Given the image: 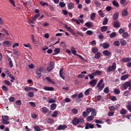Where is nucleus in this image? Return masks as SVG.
I'll return each instance as SVG.
<instances>
[{"label":"nucleus","mask_w":131,"mask_h":131,"mask_svg":"<svg viewBox=\"0 0 131 131\" xmlns=\"http://www.w3.org/2000/svg\"><path fill=\"white\" fill-rule=\"evenodd\" d=\"M94 124L86 122L85 124V129H90V128H94Z\"/></svg>","instance_id":"8"},{"label":"nucleus","mask_w":131,"mask_h":131,"mask_svg":"<svg viewBox=\"0 0 131 131\" xmlns=\"http://www.w3.org/2000/svg\"><path fill=\"white\" fill-rule=\"evenodd\" d=\"M118 17H119V13L116 12L115 13H114L113 15V20H115V21H116V20L118 19Z\"/></svg>","instance_id":"12"},{"label":"nucleus","mask_w":131,"mask_h":131,"mask_svg":"<svg viewBox=\"0 0 131 131\" xmlns=\"http://www.w3.org/2000/svg\"><path fill=\"white\" fill-rule=\"evenodd\" d=\"M8 61H9V65L10 68H13V66H14V65L13 64V62L12 61V59L11 58H9Z\"/></svg>","instance_id":"37"},{"label":"nucleus","mask_w":131,"mask_h":131,"mask_svg":"<svg viewBox=\"0 0 131 131\" xmlns=\"http://www.w3.org/2000/svg\"><path fill=\"white\" fill-rule=\"evenodd\" d=\"M49 108H47V107H43L42 108V113H49Z\"/></svg>","instance_id":"24"},{"label":"nucleus","mask_w":131,"mask_h":131,"mask_svg":"<svg viewBox=\"0 0 131 131\" xmlns=\"http://www.w3.org/2000/svg\"><path fill=\"white\" fill-rule=\"evenodd\" d=\"M60 52H61V50H60V48H55L54 50L55 53L53 54V55L55 56V55H58V54H60Z\"/></svg>","instance_id":"20"},{"label":"nucleus","mask_w":131,"mask_h":131,"mask_svg":"<svg viewBox=\"0 0 131 131\" xmlns=\"http://www.w3.org/2000/svg\"><path fill=\"white\" fill-rule=\"evenodd\" d=\"M127 111L124 108H122L120 111V114L122 115H125V114H127Z\"/></svg>","instance_id":"25"},{"label":"nucleus","mask_w":131,"mask_h":131,"mask_svg":"<svg viewBox=\"0 0 131 131\" xmlns=\"http://www.w3.org/2000/svg\"><path fill=\"white\" fill-rule=\"evenodd\" d=\"M93 33L94 32L91 30H88L85 32V34H88V35H92Z\"/></svg>","instance_id":"51"},{"label":"nucleus","mask_w":131,"mask_h":131,"mask_svg":"<svg viewBox=\"0 0 131 131\" xmlns=\"http://www.w3.org/2000/svg\"><path fill=\"white\" fill-rule=\"evenodd\" d=\"M88 76H89V77L90 78V79L91 80H94V79L95 78V75L93 74V73L91 74H89Z\"/></svg>","instance_id":"41"},{"label":"nucleus","mask_w":131,"mask_h":131,"mask_svg":"<svg viewBox=\"0 0 131 131\" xmlns=\"http://www.w3.org/2000/svg\"><path fill=\"white\" fill-rule=\"evenodd\" d=\"M94 4L96 5V6H97L98 8L101 7V3H100L99 1H95Z\"/></svg>","instance_id":"39"},{"label":"nucleus","mask_w":131,"mask_h":131,"mask_svg":"<svg viewBox=\"0 0 131 131\" xmlns=\"http://www.w3.org/2000/svg\"><path fill=\"white\" fill-rule=\"evenodd\" d=\"M128 36H129V35H128V33L127 32H124L122 34V37H123V38H126V37H128Z\"/></svg>","instance_id":"42"},{"label":"nucleus","mask_w":131,"mask_h":131,"mask_svg":"<svg viewBox=\"0 0 131 131\" xmlns=\"http://www.w3.org/2000/svg\"><path fill=\"white\" fill-rule=\"evenodd\" d=\"M2 119L3 121L5 120H9V117H8V116H3Z\"/></svg>","instance_id":"47"},{"label":"nucleus","mask_w":131,"mask_h":131,"mask_svg":"<svg viewBox=\"0 0 131 131\" xmlns=\"http://www.w3.org/2000/svg\"><path fill=\"white\" fill-rule=\"evenodd\" d=\"M98 14L101 18H104V17H105V14L103 13V11L102 10L98 11Z\"/></svg>","instance_id":"32"},{"label":"nucleus","mask_w":131,"mask_h":131,"mask_svg":"<svg viewBox=\"0 0 131 131\" xmlns=\"http://www.w3.org/2000/svg\"><path fill=\"white\" fill-rule=\"evenodd\" d=\"M95 59H100L101 58V53L100 52H97L95 54Z\"/></svg>","instance_id":"35"},{"label":"nucleus","mask_w":131,"mask_h":131,"mask_svg":"<svg viewBox=\"0 0 131 131\" xmlns=\"http://www.w3.org/2000/svg\"><path fill=\"white\" fill-rule=\"evenodd\" d=\"M72 53L73 55H74L75 56L76 55H77V56H78V57H80L81 58V60H82V61H84V58H83V57H82L81 55H79V54H76V51L75 50H72Z\"/></svg>","instance_id":"11"},{"label":"nucleus","mask_w":131,"mask_h":131,"mask_svg":"<svg viewBox=\"0 0 131 131\" xmlns=\"http://www.w3.org/2000/svg\"><path fill=\"white\" fill-rule=\"evenodd\" d=\"M104 93L105 94H108L110 92L109 91V87H106L104 90H103Z\"/></svg>","instance_id":"52"},{"label":"nucleus","mask_w":131,"mask_h":131,"mask_svg":"<svg viewBox=\"0 0 131 131\" xmlns=\"http://www.w3.org/2000/svg\"><path fill=\"white\" fill-rule=\"evenodd\" d=\"M95 123H100V124H102V123H103V121H102V120H100L98 119H95L94 120Z\"/></svg>","instance_id":"53"},{"label":"nucleus","mask_w":131,"mask_h":131,"mask_svg":"<svg viewBox=\"0 0 131 131\" xmlns=\"http://www.w3.org/2000/svg\"><path fill=\"white\" fill-rule=\"evenodd\" d=\"M34 128L35 131H40V129H41L39 126L37 125L34 126Z\"/></svg>","instance_id":"58"},{"label":"nucleus","mask_w":131,"mask_h":131,"mask_svg":"<svg viewBox=\"0 0 131 131\" xmlns=\"http://www.w3.org/2000/svg\"><path fill=\"white\" fill-rule=\"evenodd\" d=\"M43 90H45V91L53 92V91H54V89L53 87H49V86H45L43 87Z\"/></svg>","instance_id":"13"},{"label":"nucleus","mask_w":131,"mask_h":131,"mask_svg":"<svg viewBox=\"0 0 131 131\" xmlns=\"http://www.w3.org/2000/svg\"><path fill=\"white\" fill-rule=\"evenodd\" d=\"M52 116L53 117H57V116H58V111H54L52 114Z\"/></svg>","instance_id":"49"},{"label":"nucleus","mask_w":131,"mask_h":131,"mask_svg":"<svg viewBox=\"0 0 131 131\" xmlns=\"http://www.w3.org/2000/svg\"><path fill=\"white\" fill-rule=\"evenodd\" d=\"M97 82H98V80L97 79H93L89 82V84L92 88H95V86H96V84H97Z\"/></svg>","instance_id":"7"},{"label":"nucleus","mask_w":131,"mask_h":131,"mask_svg":"<svg viewBox=\"0 0 131 131\" xmlns=\"http://www.w3.org/2000/svg\"><path fill=\"white\" fill-rule=\"evenodd\" d=\"M39 16H40V14L38 13V14H36L35 15L32 16V19L34 21H35V20H36V19H37V18H38V17H39Z\"/></svg>","instance_id":"27"},{"label":"nucleus","mask_w":131,"mask_h":131,"mask_svg":"<svg viewBox=\"0 0 131 131\" xmlns=\"http://www.w3.org/2000/svg\"><path fill=\"white\" fill-rule=\"evenodd\" d=\"M43 71V68L40 67L38 70L36 71V77L37 78H40L41 77V72Z\"/></svg>","instance_id":"4"},{"label":"nucleus","mask_w":131,"mask_h":131,"mask_svg":"<svg viewBox=\"0 0 131 131\" xmlns=\"http://www.w3.org/2000/svg\"><path fill=\"white\" fill-rule=\"evenodd\" d=\"M92 52L93 53H94V54H96V53H97L98 52V51H99V49H98V48H92Z\"/></svg>","instance_id":"54"},{"label":"nucleus","mask_w":131,"mask_h":131,"mask_svg":"<svg viewBox=\"0 0 131 131\" xmlns=\"http://www.w3.org/2000/svg\"><path fill=\"white\" fill-rule=\"evenodd\" d=\"M89 114L88 113V112H83L82 113V117H88V116H89Z\"/></svg>","instance_id":"55"},{"label":"nucleus","mask_w":131,"mask_h":131,"mask_svg":"<svg viewBox=\"0 0 131 131\" xmlns=\"http://www.w3.org/2000/svg\"><path fill=\"white\" fill-rule=\"evenodd\" d=\"M2 90L4 92H8V88H7L5 85H2Z\"/></svg>","instance_id":"61"},{"label":"nucleus","mask_w":131,"mask_h":131,"mask_svg":"<svg viewBox=\"0 0 131 131\" xmlns=\"http://www.w3.org/2000/svg\"><path fill=\"white\" fill-rule=\"evenodd\" d=\"M126 107L127 110L131 113V102H128V104L126 105Z\"/></svg>","instance_id":"29"},{"label":"nucleus","mask_w":131,"mask_h":131,"mask_svg":"<svg viewBox=\"0 0 131 131\" xmlns=\"http://www.w3.org/2000/svg\"><path fill=\"white\" fill-rule=\"evenodd\" d=\"M72 112L73 113V114H77V113H78V111H77L76 108H73L72 110Z\"/></svg>","instance_id":"60"},{"label":"nucleus","mask_w":131,"mask_h":131,"mask_svg":"<svg viewBox=\"0 0 131 131\" xmlns=\"http://www.w3.org/2000/svg\"><path fill=\"white\" fill-rule=\"evenodd\" d=\"M127 78H128V74H126L121 77V80H125Z\"/></svg>","instance_id":"30"},{"label":"nucleus","mask_w":131,"mask_h":131,"mask_svg":"<svg viewBox=\"0 0 131 131\" xmlns=\"http://www.w3.org/2000/svg\"><path fill=\"white\" fill-rule=\"evenodd\" d=\"M102 47L103 49H108V48L110 47V45L108 43L104 42L103 43Z\"/></svg>","instance_id":"34"},{"label":"nucleus","mask_w":131,"mask_h":131,"mask_svg":"<svg viewBox=\"0 0 131 131\" xmlns=\"http://www.w3.org/2000/svg\"><path fill=\"white\" fill-rule=\"evenodd\" d=\"M83 122H84V119L82 118H78L77 117H75L72 121V123L73 125H77L79 124V123H83Z\"/></svg>","instance_id":"1"},{"label":"nucleus","mask_w":131,"mask_h":131,"mask_svg":"<svg viewBox=\"0 0 131 131\" xmlns=\"http://www.w3.org/2000/svg\"><path fill=\"white\" fill-rule=\"evenodd\" d=\"M129 61H131L130 57H124L123 59H122V61L124 63L129 62Z\"/></svg>","instance_id":"15"},{"label":"nucleus","mask_w":131,"mask_h":131,"mask_svg":"<svg viewBox=\"0 0 131 131\" xmlns=\"http://www.w3.org/2000/svg\"><path fill=\"white\" fill-rule=\"evenodd\" d=\"M85 25L88 28H91V27H93V24L92 23V22L90 21H88L86 23H85Z\"/></svg>","instance_id":"19"},{"label":"nucleus","mask_w":131,"mask_h":131,"mask_svg":"<svg viewBox=\"0 0 131 131\" xmlns=\"http://www.w3.org/2000/svg\"><path fill=\"white\" fill-rule=\"evenodd\" d=\"M120 43L121 46H125V45H126V41L123 39H121L120 40Z\"/></svg>","instance_id":"40"},{"label":"nucleus","mask_w":131,"mask_h":131,"mask_svg":"<svg viewBox=\"0 0 131 131\" xmlns=\"http://www.w3.org/2000/svg\"><path fill=\"white\" fill-rule=\"evenodd\" d=\"M65 128H67V125H59L56 128L57 130H61V129H65Z\"/></svg>","instance_id":"10"},{"label":"nucleus","mask_w":131,"mask_h":131,"mask_svg":"<svg viewBox=\"0 0 131 131\" xmlns=\"http://www.w3.org/2000/svg\"><path fill=\"white\" fill-rule=\"evenodd\" d=\"M1 32H4V33H6L7 35H9V33H8V30H7L6 29H2Z\"/></svg>","instance_id":"64"},{"label":"nucleus","mask_w":131,"mask_h":131,"mask_svg":"<svg viewBox=\"0 0 131 131\" xmlns=\"http://www.w3.org/2000/svg\"><path fill=\"white\" fill-rule=\"evenodd\" d=\"M5 84H7V85H12V83L10 82V81L8 80H5Z\"/></svg>","instance_id":"59"},{"label":"nucleus","mask_w":131,"mask_h":131,"mask_svg":"<svg viewBox=\"0 0 131 131\" xmlns=\"http://www.w3.org/2000/svg\"><path fill=\"white\" fill-rule=\"evenodd\" d=\"M108 18H107V17H104L102 22V24L103 25H107V24H108Z\"/></svg>","instance_id":"36"},{"label":"nucleus","mask_w":131,"mask_h":131,"mask_svg":"<svg viewBox=\"0 0 131 131\" xmlns=\"http://www.w3.org/2000/svg\"><path fill=\"white\" fill-rule=\"evenodd\" d=\"M40 5L42 6V7H45V6H49V4L47 2H40Z\"/></svg>","instance_id":"45"},{"label":"nucleus","mask_w":131,"mask_h":131,"mask_svg":"<svg viewBox=\"0 0 131 131\" xmlns=\"http://www.w3.org/2000/svg\"><path fill=\"white\" fill-rule=\"evenodd\" d=\"M28 96L29 98H33L34 97V93L32 92H29L28 93Z\"/></svg>","instance_id":"38"},{"label":"nucleus","mask_w":131,"mask_h":131,"mask_svg":"<svg viewBox=\"0 0 131 131\" xmlns=\"http://www.w3.org/2000/svg\"><path fill=\"white\" fill-rule=\"evenodd\" d=\"M93 111H96V110L95 108H92L90 107H88L86 109V112H87V113H88L89 115H90L91 112H93Z\"/></svg>","instance_id":"16"},{"label":"nucleus","mask_w":131,"mask_h":131,"mask_svg":"<svg viewBox=\"0 0 131 131\" xmlns=\"http://www.w3.org/2000/svg\"><path fill=\"white\" fill-rule=\"evenodd\" d=\"M128 14V11H127V9H125L122 10V15L124 17H126L127 15Z\"/></svg>","instance_id":"14"},{"label":"nucleus","mask_w":131,"mask_h":131,"mask_svg":"<svg viewBox=\"0 0 131 131\" xmlns=\"http://www.w3.org/2000/svg\"><path fill=\"white\" fill-rule=\"evenodd\" d=\"M114 45L115 47H119V46L120 45V42H119V41H115L114 42Z\"/></svg>","instance_id":"46"},{"label":"nucleus","mask_w":131,"mask_h":131,"mask_svg":"<svg viewBox=\"0 0 131 131\" xmlns=\"http://www.w3.org/2000/svg\"><path fill=\"white\" fill-rule=\"evenodd\" d=\"M90 90H91V89H88L85 91V92H84L85 96H89V95H90Z\"/></svg>","instance_id":"57"},{"label":"nucleus","mask_w":131,"mask_h":131,"mask_svg":"<svg viewBox=\"0 0 131 131\" xmlns=\"http://www.w3.org/2000/svg\"><path fill=\"white\" fill-rule=\"evenodd\" d=\"M103 82H104V80L103 79H101L95 88V89H97L99 92H102V91H103V89L105 88V84L103 83Z\"/></svg>","instance_id":"2"},{"label":"nucleus","mask_w":131,"mask_h":131,"mask_svg":"<svg viewBox=\"0 0 131 131\" xmlns=\"http://www.w3.org/2000/svg\"><path fill=\"white\" fill-rule=\"evenodd\" d=\"M116 70V63H113L112 66H110L106 69V72H112V71H115Z\"/></svg>","instance_id":"3"},{"label":"nucleus","mask_w":131,"mask_h":131,"mask_svg":"<svg viewBox=\"0 0 131 131\" xmlns=\"http://www.w3.org/2000/svg\"><path fill=\"white\" fill-rule=\"evenodd\" d=\"M59 5L61 7V8H64V7L66 6V4L64 3L63 2H60Z\"/></svg>","instance_id":"43"},{"label":"nucleus","mask_w":131,"mask_h":131,"mask_svg":"<svg viewBox=\"0 0 131 131\" xmlns=\"http://www.w3.org/2000/svg\"><path fill=\"white\" fill-rule=\"evenodd\" d=\"M113 92L114 93V94H115V95H119V94H120V90L117 88H115Z\"/></svg>","instance_id":"26"},{"label":"nucleus","mask_w":131,"mask_h":131,"mask_svg":"<svg viewBox=\"0 0 131 131\" xmlns=\"http://www.w3.org/2000/svg\"><path fill=\"white\" fill-rule=\"evenodd\" d=\"M68 8L69 10H72V9H74V4L72 3H70L68 4Z\"/></svg>","instance_id":"18"},{"label":"nucleus","mask_w":131,"mask_h":131,"mask_svg":"<svg viewBox=\"0 0 131 131\" xmlns=\"http://www.w3.org/2000/svg\"><path fill=\"white\" fill-rule=\"evenodd\" d=\"M113 25L115 28H119L120 27V23L118 20H115L113 22Z\"/></svg>","instance_id":"9"},{"label":"nucleus","mask_w":131,"mask_h":131,"mask_svg":"<svg viewBox=\"0 0 131 131\" xmlns=\"http://www.w3.org/2000/svg\"><path fill=\"white\" fill-rule=\"evenodd\" d=\"M107 29H108V27L106 26H104L101 27V30L102 32H105V31H107Z\"/></svg>","instance_id":"28"},{"label":"nucleus","mask_w":131,"mask_h":131,"mask_svg":"<svg viewBox=\"0 0 131 131\" xmlns=\"http://www.w3.org/2000/svg\"><path fill=\"white\" fill-rule=\"evenodd\" d=\"M103 54L104 56H111V52H109L108 50H104L103 51Z\"/></svg>","instance_id":"17"},{"label":"nucleus","mask_w":131,"mask_h":131,"mask_svg":"<svg viewBox=\"0 0 131 131\" xmlns=\"http://www.w3.org/2000/svg\"><path fill=\"white\" fill-rule=\"evenodd\" d=\"M122 88L123 90H127V88H131V83L126 81L123 84Z\"/></svg>","instance_id":"6"},{"label":"nucleus","mask_w":131,"mask_h":131,"mask_svg":"<svg viewBox=\"0 0 131 131\" xmlns=\"http://www.w3.org/2000/svg\"><path fill=\"white\" fill-rule=\"evenodd\" d=\"M95 18H96V13H92L90 16V18L92 20H94V19H95Z\"/></svg>","instance_id":"50"},{"label":"nucleus","mask_w":131,"mask_h":131,"mask_svg":"<svg viewBox=\"0 0 131 131\" xmlns=\"http://www.w3.org/2000/svg\"><path fill=\"white\" fill-rule=\"evenodd\" d=\"M102 73H103L102 71H96L95 72L93 73V74H94V76L101 75Z\"/></svg>","instance_id":"23"},{"label":"nucleus","mask_w":131,"mask_h":131,"mask_svg":"<svg viewBox=\"0 0 131 131\" xmlns=\"http://www.w3.org/2000/svg\"><path fill=\"white\" fill-rule=\"evenodd\" d=\"M45 79H46V80L48 81V82H49L50 83H52V84H56V82L52 80V79H50V78L46 77L45 78Z\"/></svg>","instance_id":"22"},{"label":"nucleus","mask_w":131,"mask_h":131,"mask_svg":"<svg viewBox=\"0 0 131 131\" xmlns=\"http://www.w3.org/2000/svg\"><path fill=\"white\" fill-rule=\"evenodd\" d=\"M94 117L93 116H90L87 117V121H92L94 119Z\"/></svg>","instance_id":"48"},{"label":"nucleus","mask_w":131,"mask_h":131,"mask_svg":"<svg viewBox=\"0 0 131 131\" xmlns=\"http://www.w3.org/2000/svg\"><path fill=\"white\" fill-rule=\"evenodd\" d=\"M57 107V104H55V103H53L52 104H51L50 105V109L51 110H55V109H56V107Z\"/></svg>","instance_id":"33"},{"label":"nucleus","mask_w":131,"mask_h":131,"mask_svg":"<svg viewBox=\"0 0 131 131\" xmlns=\"http://www.w3.org/2000/svg\"><path fill=\"white\" fill-rule=\"evenodd\" d=\"M55 67V63L53 61L50 62L49 66L47 68V71L48 72H51V70H53Z\"/></svg>","instance_id":"5"},{"label":"nucleus","mask_w":131,"mask_h":131,"mask_svg":"<svg viewBox=\"0 0 131 131\" xmlns=\"http://www.w3.org/2000/svg\"><path fill=\"white\" fill-rule=\"evenodd\" d=\"M116 36V32H113L110 34V37L111 38H113V37H115Z\"/></svg>","instance_id":"44"},{"label":"nucleus","mask_w":131,"mask_h":131,"mask_svg":"<svg viewBox=\"0 0 131 131\" xmlns=\"http://www.w3.org/2000/svg\"><path fill=\"white\" fill-rule=\"evenodd\" d=\"M112 4H113V6H114L115 7H117V8H119V3H118L117 1L114 0L112 2Z\"/></svg>","instance_id":"21"},{"label":"nucleus","mask_w":131,"mask_h":131,"mask_svg":"<svg viewBox=\"0 0 131 131\" xmlns=\"http://www.w3.org/2000/svg\"><path fill=\"white\" fill-rule=\"evenodd\" d=\"M11 45H12V43H11V41H10L7 40L3 42V46H8L9 47H10Z\"/></svg>","instance_id":"31"},{"label":"nucleus","mask_w":131,"mask_h":131,"mask_svg":"<svg viewBox=\"0 0 131 131\" xmlns=\"http://www.w3.org/2000/svg\"><path fill=\"white\" fill-rule=\"evenodd\" d=\"M10 3L12 5L13 7H16V5L15 4V1L14 0H9Z\"/></svg>","instance_id":"63"},{"label":"nucleus","mask_w":131,"mask_h":131,"mask_svg":"<svg viewBox=\"0 0 131 131\" xmlns=\"http://www.w3.org/2000/svg\"><path fill=\"white\" fill-rule=\"evenodd\" d=\"M129 91H126L125 92H124L123 93V95L125 97H127V96H128V95L129 94Z\"/></svg>","instance_id":"56"},{"label":"nucleus","mask_w":131,"mask_h":131,"mask_svg":"<svg viewBox=\"0 0 131 131\" xmlns=\"http://www.w3.org/2000/svg\"><path fill=\"white\" fill-rule=\"evenodd\" d=\"M15 100H16V99L13 97H11L9 98L10 102H15Z\"/></svg>","instance_id":"62"}]
</instances>
